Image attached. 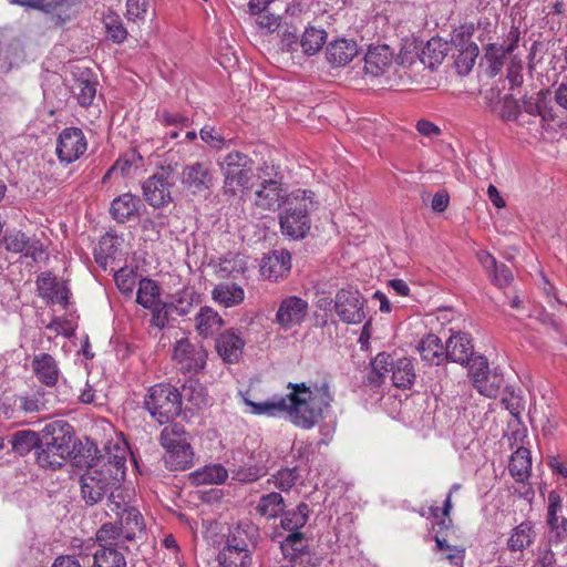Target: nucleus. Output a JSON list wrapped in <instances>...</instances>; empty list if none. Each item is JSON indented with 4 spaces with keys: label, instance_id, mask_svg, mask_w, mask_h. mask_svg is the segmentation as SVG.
Returning <instances> with one entry per match:
<instances>
[{
    "label": "nucleus",
    "instance_id": "obj_1",
    "mask_svg": "<svg viewBox=\"0 0 567 567\" xmlns=\"http://www.w3.org/2000/svg\"><path fill=\"white\" fill-rule=\"evenodd\" d=\"M288 388L291 392L286 395H276L259 403L245 399V403L251 408L252 414L287 415L296 426L305 430L312 429L324 419V413L333 400L328 382L309 386L306 383H289Z\"/></svg>",
    "mask_w": 567,
    "mask_h": 567
},
{
    "label": "nucleus",
    "instance_id": "obj_2",
    "mask_svg": "<svg viewBox=\"0 0 567 567\" xmlns=\"http://www.w3.org/2000/svg\"><path fill=\"white\" fill-rule=\"evenodd\" d=\"M75 445L73 427L65 421H53L42 431L41 444L35 452L37 462L43 468H60L72 457Z\"/></svg>",
    "mask_w": 567,
    "mask_h": 567
},
{
    "label": "nucleus",
    "instance_id": "obj_3",
    "mask_svg": "<svg viewBox=\"0 0 567 567\" xmlns=\"http://www.w3.org/2000/svg\"><path fill=\"white\" fill-rule=\"evenodd\" d=\"M313 192L297 189L289 194L279 214V225L284 236L303 239L311 228L309 213L313 208Z\"/></svg>",
    "mask_w": 567,
    "mask_h": 567
},
{
    "label": "nucleus",
    "instance_id": "obj_4",
    "mask_svg": "<svg viewBox=\"0 0 567 567\" xmlns=\"http://www.w3.org/2000/svg\"><path fill=\"white\" fill-rule=\"evenodd\" d=\"M217 165L224 176L223 192L226 196L235 197L251 187L254 161L246 153L231 151L219 157Z\"/></svg>",
    "mask_w": 567,
    "mask_h": 567
},
{
    "label": "nucleus",
    "instance_id": "obj_5",
    "mask_svg": "<svg viewBox=\"0 0 567 567\" xmlns=\"http://www.w3.org/2000/svg\"><path fill=\"white\" fill-rule=\"evenodd\" d=\"M144 408L159 424L171 422L182 411V395L168 384L159 383L151 386L144 398Z\"/></svg>",
    "mask_w": 567,
    "mask_h": 567
},
{
    "label": "nucleus",
    "instance_id": "obj_6",
    "mask_svg": "<svg viewBox=\"0 0 567 567\" xmlns=\"http://www.w3.org/2000/svg\"><path fill=\"white\" fill-rule=\"evenodd\" d=\"M100 467L90 463L80 477L81 498L87 506H94L102 502L118 482V478L103 472Z\"/></svg>",
    "mask_w": 567,
    "mask_h": 567
},
{
    "label": "nucleus",
    "instance_id": "obj_7",
    "mask_svg": "<svg viewBox=\"0 0 567 567\" xmlns=\"http://www.w3.org/2000/svg\"><path fill=\"white\" fill-rule=\"evenodd\" d=\"M365 300L358 289H340L334 297V310L340 320L348 324L361 323L364 318Z\"/></svg>",
    "mask_w": 567,
    "mask_h": 567
},
{
    "label": "nucleus",
    "instance_id": "obj_8",
    "mask_svg": "<svg viewBox=\"0 0 567 567\" xmlns=\"http://www.w3.org/2000/svg\"><path fill=\"white\" fill-rule=\"evenodd\" d=\"M280 548L293 567H318L321 563L317 555L310 553L308 539L302 532L289 533L280 542Z\"/></svg>",
    "mask_w": 567,
    "mask_h": 567
},
{
    "label": "nucleus",
    "instance_id": "obj_9",
    "mask_svg": "<svg viewBox=\"0 0 567 567\" xmlns=\"http://www.w3.org/2000/svg\"><path fill=\"white\" fill-rule=\"evenodd\" d=\"M173 359L184 373H198L206 365L207 351L202 344L181 339L174 346Z\"/></svg>",
    "mask_w": 567,
    "mask_h": 567
},
{
    "label": "nucleus",
    "instance_id": "obj_10",
    "mask_svg": "<svg viewBox=\"0 0 567 567\" xmlns=\"http://www.w3.org/2000/svg\"><path fill=\"white\" fill-rule=\"evenodd\" d=\"M174 176L168 168H162L143 184L145 200L153 207L159 208L172 202L171 188Z\"/></svg>",
    "mask_w": 567,
    "mask_h": 567
},
{
    "label": "nucleus",
    "instance_id": "obj_11",
    "mask_svg": "<svg viewBox=\"0 0 567 567\" xmlns=\"http://www.w3.org/2000/svg\"><path fill=\"white\" fill-rule=\"evenodd\" d=\"M87 150V141L79 127H65L56 140L55 154L61 163L71 164Z\"/></svg>",
    "mask_w": 567,
    "mask_h": 567
},
{
    "label": "nucleus",
    "instance_id": "obj_12",
    "mask_svg": "<svg viewBox=\"0 0 567 567\" xmlns=\"http://www.w3.org/2000/svg\"><path fill=\"white\" fill-rule=\"evenodd\" d=\"M182 183L194 194L208 190L214 183L210 163L195 162L186 165L182 173Z\"/></svg>",
    "mask_w": 567,
    "mask_h": 567
},
{
    "label": "nucleus",
    "instance_id": "obj_13",
    "mask_svg": "<svg viewBox=\"0 0 567 567\" xmlns=\"http://www.w3.org/2000/svg\"><path fill=\"white\" fill-rule=\"evenodd\" d=\"M308 312V302L300 297L290 296L279 305L276 313V322L285 330L300 324Z\"/></svg>",
    "mask_w": 567,
    "mask_h": 567
},
{
    "label": "nucleus",
    "instance_id": "obj_14",
    "mask_svg": "<svg viewBox=\"0 0 567 567\" xmlns=\"http://www.w3.org/2000/svg\"><path fill=\"white\" fill-rule=\"evenodd\" d=\"M291 269V255L286 249H275L266 255L260 264V274L265 279L279 281L286 278Z\"/></svg>",
    "mask_w": 567,
    "mask_h": 567
},
{
    "label": "nucleus",
    "instance_id": "obj_15",
    "mask_svg": "<svg viewBox=\"0 0 567 567\" xmlns=\"http://www.w3.org/2000/svg\"><path fill=\"white\" fill-rule=\"evenodd\" d=\"M471 32L465 31L464 28L457 31L452 37V43L458 51L455 64L460 73H467L473 68L475 60L478 55V47L471 41Z\"/></svg>",
    "mask_w": 567,
    "mask_h": 567
},
{
    "label": "nucleus",
    "instance_id": "obj_16",
    "mask_svg": "<svg viewBox=\"0 0 567 567\" xmlns=\"http://www.w3.org/2000/svg\"><path fill=\"white\" fill-rule=\"evenodd\" d=\"M37 286L40 297L47 300L48 303L68 305L69 288L51 272H42L38 278Z\"/></svg>",
    "mask_w": 567,
    "mask_h": 567
},
{
    "label": "nucleus",
    "instance_id": "obj_17",
    "mask_svg": "<svg viewBox=\"0 0 567 567\" xmlns=\"http://www.w3.org/2000/svg\"><path fill=\"white\" fill-rule=\"evenodd\" d=\"M246 342L240 332L228 329L216 339V350L225 362L236 363L240 360Z\"/></svg>",
    "mask_w": 567,
    "mask_h": 567
},
{
    "label": "nucleus",
    "instance_id": "obj_18",
    "mask_svg": "<svg viewBox=\"0 0 567 567\" xmlns=\"http://www.w3.org/2000/svg\"><path fill=\"white\" fill-rule=\"evenodd\" d=\"M518 40V30L512 29L503 44L491 43L486 47L485 58L489 62L493 74H497L502 70L506 56L512 54L517 48Z\"/></svg>",
    "mask_w": 567,
    "mask_h": 567
},
{
    "label": "nucleus",
    "instance_id": "obj_19",
    "mask_svg": "<svg viewBox=\"0 0 567 567\" xmlns=\"http://www.w3.org/2000/svg\"><path fill=\"white\" fill-rule=\"evenodd\" d=\"M289 197L284 188L282 182H274L269 185L258 186L255 190V205L265 210L275 212L285 206V200Z\"/></svg>",
    "mask_w": 567,
    "mask_h": 567
},
{
    "label": "nucleus",
    "instance_id": "obj_20",
    "mask_svg": "<svg viewBox=\"0 0 567 567\" xmlns=\"http://www.w3.org/2000/svg\"><path fill=\"white\" fill-rule=\"evenodd\" d=\"M445 361H452L464 365L470 361L473 352L472 339L465 332L452 334L444 344Z\"/></svg>",
    "mask_w": 567,
    "mask_h": 567
},
{
    "label": "nucleus",
    "instance_id": "obj_21",
    "mask_svg": "<svg viewBox=\"0 0 567 567\" xmlns=\"http://www.w3.org/2000/svg\"><path fill=\"white\" fill-rule=\"evenodd\" d=\"M103 472L112 474L118 482L125 476L126 449L118 445L107 446L106 453L99 456L94 462Z\"/></svg>",
    "mask_w": 567,
    "mask_h": 567
},
{
    "label": "nucleus",
    "instance_id": "obj_22",
    "mask_svg": "<svg viewBox=\"0 0 567 567\" xmlns=\"http://www.w3.org/2000/svg\"><path fill=\"white\" fill-rule=\"evenodd\" d=\"M393 51L386 44H371L364 56V72L372 76L381 75L392 63Z\"/></svg>",
    "mask_w": 567,
    "mask_h": 567
},
{
    "label": "nucleus",
    "instance_id": "obj_23",
    "mask_svg": "<svg viewBox=\"0 0 567 567\" xmlns=\"http://www.w3.org/2000/svg\"><path fill=\"white\" fill-rule=\"evenodd\" d=\"M258 528L252 524H239L227 537L224 547L250 554L256 547Z\"/></svg>",
    "mask_w": 567,
    "mask_h": 567
},
{
    "label": "nucleus",
    "instance_id": "obj_24",
    "mask_svg": "<svg viewBox=\"0 0 567 567\" xmlns=\"http://www.w3.org/2000/svg\"><path fill=\"white\" fill-rule=\"evenodd\" d=\"M37 379L47 386H54L60 377V369L55 359L49 353L34 355L31 362Z\"/></svg>",
    "mask_w": 567,
    "mask_h": 567
},
{
    "label": "nucleus",
    "instance_id": "obj_25",
    "mask_svg": "<svg viewBox=\"0 0 567 567\" xmlns=\"http://www.w3.org/2000/svg\"><path fill=\"white\" fill-rule=\"evenodd\" d=\"M141 199L131 194L125 193L112 200L110 213L114 220L124 224L138 215Z\"/></svg>",
    "mask_w": 567,
    "mask_h": 567
},
{
    "label": "nucleus",
    "instance_id": "obj_26",
    "mask_svg": "<svg viewBox=\"0 0 567 567\" xmlns=\"http://www.w3.org/2000/svg\"><path fill=\"white\" fill-rule=\"evenodd\" d=\"M358 53L355 42L346 39L336 40L328 44L326 56L333 66L348 64Z\"/></svg>",
    "mask_w": 567,
    "mask_h": 567
},
{
    "label": "nucleus",
    "instance_id": "obj_27",
    "mask_svg": "<svg viewBox=\"0 0 567 567\" xmlns=\"http://www.w3.org/2000/svg\"><path fill=\"white\" fill-rule=\"evenodd\" d=\"M116 522L122 529L123 538L126 542L135 539L145 530L143 516L135 507L126 509L125 513L116 517Z\"/></svg>",
    "mask_w": 567,
    "mask_h": 567
},
{
    "label": "nucleus",
    "instance_id": "obj_28",
    "mask_svg": "<svg viewBox=\"0 0 567 567\" xmlns=\"http://www.w3.org/2000/svg\"><path fill=\"white\" fill-rule=\"evenodd\" d=\"M196 331L203 338H208L218 332L224 326V320L212 307L205 306L199 309L195 317Z\"/></svg>",
    "mask_w": 567,
    "mask_h": 567
},
{
    "label": "nucleus",
    "instance_id": "obj_29",
    "mask_svg": "<svg viewBox=\"0 0 567 567\" xmlns=\"http://www.w3.org/2000/svg\"><path fill=\"white\" fill-rule=\"evenodd\" d=\"M392 361L391 354L385 352L378 353L371 361V370L367 375L365 384L373 388L381 386L385 379L390 378Z\"/></svg>",
    "mask_w": 567,
    "mask_h": 567
},
{
    "label": "nucleus",
    "instance_id": "obj_30",
    "mask_svg": "<svg viewBox=\"0 0 567 567\" xmlns=\"http://www.w3.org/2000/svg\"><path fill=\"white\" fill-rule=\"evenodd\" d=\"M441 339L433 333L426 334L421 339L417 350L422 360L430 364H441L445 361V350Z\"/></svg>",
    "mask_w": 567,
    "mask_h": 567
},
{
    "label": "nucleus",
    "instance_id": "obj_31",
    "mask_svg": "<svg viewBox=\"0 0 567 567\" xmlns=\"http://www.w3.org/2000/svg\"><path fill=\"white\" fill-rule=\"evenodd\" d=\"M535 537L533 523L525 520L512 529L507 539V548L509 551H523L534 543Z\"/></svg>",
    "mask_w": 567,
    "mask_h": 567
},
{
    "label": "nucleus",
    "instance_id": "obj_32",
    "mask_svg": "<svg viewBox=\"0 0 567 567\" xmlns=\"http://www.w3.org/2000/svg\"><path fill=\"white\" fill-rule=\"evenodd\" d=\"M258 456L260 460H256L255 455H251L247 462L233 470V478L240 483H252L267 474V466L261 462V454Z\"/></svg>",
    "mask_w": 567,
    "mask_h": 567
},
{
    "label": "nucleus",
    "instance_id": "obj_33",
    "mask_svg": "<svg viewBox=\"0 0 567 567\" xmlns=\"http://www.w3.org/2000/svg\"><path fill=\"white\" fill-rule=\"evenodd\" d=\"M194 451L192 445L176 449H166L164 455L165 466L169 471H185L194 465Z\"/></svg>",
    "mask_w": 567,
    "mask_h": 567
},
{
    "label": "nucleus",
    "instance_id": "obj_34",
    "mask_svg": "<svg viewBox=\"0 0 567 567\" xmlns=\"http://www.w3.org/2000/svg\"><path fill=\"white\" fill-rule=\"evenodd\" d=\"M96 542L99 544L97 548L117 547L130 551L117 522L103 524L96 532Z\"/></svg>",
    "mask_w": 567,
    "mask_h": 567
},
{
    "label": "nucleus",
    "instance_id": "obj_35",
    "mask_svg": "<svg viewBox=\"0 0 567 567\" xmlns=\"http://www.w3.org/2000/svg\"><path fill=\"white\" fill-rule=\"evenodd\" d=\"M508 470L516 482L527 481L532 470L530 452L525 447H518L511 457Z\"/></svg>",
    "mask_w": 567,
    "mask_h": 567
},
{
    "label": "nucleus",
    "instance_id": "obj_36",
    "mask_svg": "<svg viewBox=\"0 0 567 567\" xmlns=\"http://www.w3.org/2000/svg\"><path fill=\"white\" fill-rule=\"evenodd\" d=\"M128 553L117 547L97 548L93 554L92 567H126Z\"/></svg>",
    "mask_w": 567,
    "mask_h": 567
},
{
    "label": "nucleus",
    "instance_id": "obj_37",
    "mask_svg": "<svg viewBox=\"0 0 567 567\" xmlns=\"http://www.w3.org/2000/svg\"><path fill=\"white\" fill-rule=\"evenodd\" d=\"M213 298L224 307H234L245 299L244 289L235 282H223L213 290Z\"/></svg>",
    "mask_w": 567,
    "mask_h": 567
},
{
    "label": "nucleus",
    "instance_id": "obj_38",
    "mask_svg": "<svg viewBox=\"0 0 567 567\" xmlns=\"http://www.w3.org/2000/svg\"><path fill=\"white\" fill-rule=\"evenodd\" d=\"M390 379L393 385L401 389L411 386L415 379L413 363L408 358H401L392 361Z\"/></svg>",
    "mask_w": 567,
    "mask_h": 567
},
{
    "label": "nucleus",
    "instance_id": "obj_39",
    "mask_svg": "<svg viewBox=\"0 0 567 567\" xmlns=\"http://www.w3.org/2000/svg\"><path fill=\"white\" fill-rule=\"evenodd\" d=\"M286 508V503L280 493L270 492L260 496L256 506L257 513L266 519L279 517Z\"/></svg>",
    "mask_w": 567,
    "mask_h": 567
},
{
    "label": "nucleus",
    "instance_id": "obj_40",
    "mask_svg": "<svg viewBox=\"0 0 567 567\" xmlns=\"http://www.w3.org/2000/svg\"><path fill=\"white\" fill-rule=\"evenodd\" d=\"M310 516V508L308 504L300 503L296 508L284 511L280 515V526L288 533L300 532L307 524Z\"/></svg>",
    "mask_w": 567,
    "mask_h": 567
},
{
    "label": "nucleus",
    "instance_id": "obj_41",
    "mask_svg": "<svg viewBox=\"0 0 567 567\" xmlns=\"http://www.w3.org/2000/svg\"><path fill=\"white\" fill-rule=\"evenodd\" d=\"M159 442L164 450L190 445L188 434L179 423L166 425L161 432Z\"/></svg>",
    "mask_w": 567,
    "mask_h": 567
},
{
    "label": "nucleus",
    "instance_id": "obj_42",
    "mask_svg": "<svg viewBox=\"0 0 567 567\" xmlns=\"http://www.w3.org/2000/svg\"><path fill=\"white\" fill-rule=\"evenodd\" d=\"M161 287L158 284L150 278H142L138 282L136 292V302L145 309H151L158 305L161 301Z\"/></svg>",
    "mask_w": 567,
    "mask_h": 567
},
{
    "label": "nucleus",
    "instance_id": "obj_43",
    "mask_svg": "<svg viewBox=\"0 0 567 567\" xmlns=\"http://www.w3.org/2000/svg\"><path fill=\"white\" fill-rule=\"evenodd\" d=\"M10 443L16 453L27 455L34 449L35 452L39 450L41 437L34 431L21 430L12 434Z\"/></svg>",
    "mask_w": 567,
    "mask_h": 567
},
{
    "label": "nucleus",
    "instance_id": "obj_44",
    "mask_svg": "<svg viewBox=\"0 0 567 567\" xmlns=\"http://www.w3.org/2000/svg\"><path fill=\"white\" fill-rule=\"evenodd\" d=\"M228 477V471L221 464L207 465L192 473V480L197 485L221 484Z\"/></svg>",
    "mask_w": 567,
    "mask_h": 567
},
{
    "label": "nucleus",
    "instance_id": "obj_45",
    "mask_svg": "<svg viewBox=\"0 0 567 567\" xmlns=\"http://www.w3.org/2000/svg\"><path fill=\"white\" fill-rule=\"evenodd\" d=\"M118 237L106 233L99 240L97 247L94 249L95 261L103 268L107 266V260L114 258L118 249Z\"/></svg>",
    "mask_w": 567,
    "mask_h": 567
},
{
    "label": "nucleus",
    "instance_id": "obj_46",
    "mask_svg": "<svg viewBox=\"0 0 567 567\" xmlns=\"http://www.w3.org/2000/svg\"><path fill=\"white\" fill-rule=\"evenodd\" d=\"M503 383L504 378L502 373L494 369L482 379H476L474 388L486 398H496Z\"/></svg>",
    "mask_w": 567,
    "mask_h": 567
},
{
    "label": "nucleus",
    "instance_id": "obj_47",
    "mask_svg": "<svg viewBox=\"0 0 567 567\" xmlns=\"http://www.w3.org/2000/svg\"><path fill=\"white\" fill-rule=\"evenodd\" d=\"M12 4L42 10L47 13H56L61 17L69 9L68 0H9Z\"/></svg>",
    "mask_w": 567,
    "mask_h": 567
},
{
    "label": "nucleus",
    "instance_id": "obj_48",
    "mask_svg": "<svg viewBox=\"0 0 567 567\" xmlns=\"http://www.w3.org/2000/svg\"><path fill=\"white\" fill-rule=\"evenodd\" d=\"M326 40L327 32L323 29L309 27L305 30L300 39V45L306 54L312 55L322 48Z\"/></svg>",
    "mask_w": 567,
    "mask_h": 567
},
{
    "label": "nucleus",
    "instance_id": "obj_49",
    "mask_svg": "<svg viewBox=\"0 0 567 567\" xmlns=\"http://www.w3.org/2000/svg\"><path fill=\"white\" fill-rule=\"evenodd\" d=\"M252 557L250 554L223 547L218 554L219 567H250Z\"/></svg>",
    "mask_w": 567,
    "mask_h": 567
},
{
    "label": "nucleus",
    "instance_id": "obj_50",
    "mask_svg": "<svg viewBox=\"0 0 567 567\" xmlns=\"http://www.w3.org/2000/svg\"><path fill=\"white\" fill-rule=\"evenodd\" d=\"M72 91L80 105L89 106L95 97L96 83L91 81L89 78L81 76L72 85Z\"/></svg>",
    "mask_w": 567,
    "mask_h": 567
},
{
    "label": "nucleus",
    "instance_id": "obj_51",
    "mask_svg": "<svg viewBox=\"0 0 567 567\" xmlns=\"http://www.w3.org/2000/svg\"><path fill=\"white\" fill-rule=\"evenodd\" d=\"M200 302V295L193 288H186L176 296L175 302L169 303V307L179 316H186L190 312L194 305Z\"/></svg>",
    "mask_w": 567,
    "mask_h": 567
},
{
    "label": "nucleus",
    "instance_id": "obj_52",
    "mask_svg": "<svg viewBox=\"0 0 567 567\" xmlns=\"http://www.w3.org/2000/svg\"><path fill=\"white\" fill-rule=\"evenodd\" d=\"M106 507L118 517L121 514L125 513L126 509H130L127 501V493L122 487L121 482L114 485V488H111L109 492Z\"/></svg>",
    "mask_w": 567,
    "mask_h": 567
},
{
    "label": "nucleus",
    "instance_id": "obj_53",
    "mask_svg": "<svg viewBox=\"0 0 567 567\" xmlns=\"http://www.w3.org/2000/svg\"><path fill=\"white\" fill-rule=\"evenodd\" d=\"M561 508V498L556 492H550L548 495V507H547V525L548 529H555L556 527H566L567 518L558 516L557 513Z\"/></svg>",
    "mask_w": 567,
    "mask_h": 567
},
{
    "label": "nucleus",
    "instance_id": "obj_54",
    "mask_svg": "<svg viewBox=\"0 0 567 567\" xmlns=\"http://www.w3.org/2000/svg\"><path fill=\"white\" fill-rule=\"evenodd\" d=\"M104 24L110 39L115 43H122L127 38V31L124 28L120 17L116 13H110L104 18Z\"/></svg>",
    "mask_w": 567,
    "mask_h": 567
},
{
    "label": "nucleus",
    "instance_id": "obj_55",
    "mask_svg": "<svg viewBox=\"0 0 567 567\" xmlns=\"http://www.w3.org/2000/svg\"><path fill=\"white\" fill-rule=\"evenodd\" d=\"M299 480V472L297 467L282 468L271 476L268 482H272L274 485L280 491H289Z\"/></svg>",
    "mask_w": 567,
    "mask_h": 567
},
{
    "label": "nucleus",
    "instance_id": "obj_56",
    "mask_svg": "<svg viewBox=\"0 0 567 567\" xmlns=\"http://www.w3.org/2000/svg\"><path fill=\"white\" fill-rule=\"evenodd\" d=\"M114 281L118 290L131 296L136 285V271L130 268H121L114 274Z\"/></svg>",
    "mask_w": 567,
    "mask_h": 567
},
{
    "label": "nucleus",
    "instance_id": "obj_57",
    "mask_svg": "<svg viewBox=\"0 0 567 567\" xmlns=\"http://www.w3.org/2000/svg\"><path fill=\"white\" fill-rule=\"evenodd\" d=\"M2 243L8 251L19 254L25 251L29 238L21 230H12L4 235Z\"/></svg>",
    "mask_w": 567,
    "mask_h": 567
},
{
    "label": "nucleus",
    "instance_id": "obj_58",
    "mask_svg": "<svg viewBox=\"0 0 567 567\" xmlns=\"http://www.w3.org/2000/svg\"><path fill=\"white\" fill-rule=\"evenodd\" d=\"M547 546L555 548L561 557L567 556V526L548 529Z\"/></svg>",
    "mask_w": 567,
    "mask_h": 567
},
{
    "label": "nucleus",
    "instance_id": "obj_59",
    "mask_svg": "<svg viewBox=\"0 0 567 567\" xmlns=\"http://www.w3.org/2000/svg\"><path fill=\"white\" fill-rule=\"evenodd\" d=\"M466 364L468 365V374L471 377L473 386L475 385L476 379H482L485 374H487L491 371L488 367V361L483 355L473 354Z\"/></svg>",
    "mask_w": 567,
    "mask_h": 567
},
{
    "label": "nucleus",
    "instance_id": "obj_60",
    "mask_svg": "<svg viewBox=\"0 0 567 567\" xmlns=\"http://www.w3.org/2000/svg\"><path fill=\"white\" fill-rule=\"evenodd\" d=\"M522 112V105L513 95H505L502 103L501 116L506 121H517Z\"/></svg>",
    "mask_w": 567,
    "mask_h": 567
},
{
    "label": "nucleus",
    "instance_id": "obj_61",
    "mask_svg": "<svg viewBox=\"0 0 567 567\" xmlns=\"http://www.w3.org/2000/svg\"><path fill=\"white\" fill-rule=\"evenodd\" d=\"M257 179L259 186H264L274 182H282L284 176L275 165L264 163V165L258 169Z\"/></svg>",
    "mask_w": 567,
    "mask_h": 567
},
{
    "label": "nucleus",
    "instance_id": "obj_62",
    "mask_svg": "<svg viewBox=\"0 0 567 567\" xmlns=\"http://www.w3.org/2000/svg\"><path fill=\"white\" fill-rule=\"evenodd\" d=\"M158 118L161 123L165 126L184 128L190 126L192 124V120L189 117L178 112L164 111L161 114H158Z\"/></svg>",
    "mask_w": 567,
    "mask_h": 567
},
{
    "label": "nucleus",
    "instance_id": "obj_63",
    "mask_svg": "<svg viewBox=\"0 0 567 567\" xmlns=\"http://www.w3.org/2000/svg\"><path fill=\"white\" fill-rule=\"evenodd\" d=\"M199 136L204 143L216 150H221L226 144L225 138L217 132L214 126L205 125L200 130Z\"/></svg>",
    "mask_w": 567,
    "mask_h": 567
},
{
    "label": "nucleus",
    "instance_id": "obj_64",
    "mask_svg": "<svg viewBox=\"0 0 567 567\" xmlns=\"http://www.w3.org/2000/svg\"><path fill=\"white\" fill-rule=\"evenodd\" d=\"M489 277L493 284L499 288H505L513 281V272L505 264H498L489 272Z\"/></svg>",
    "mask_w": 567,
    "mask_h": 567
}]
</instances>
